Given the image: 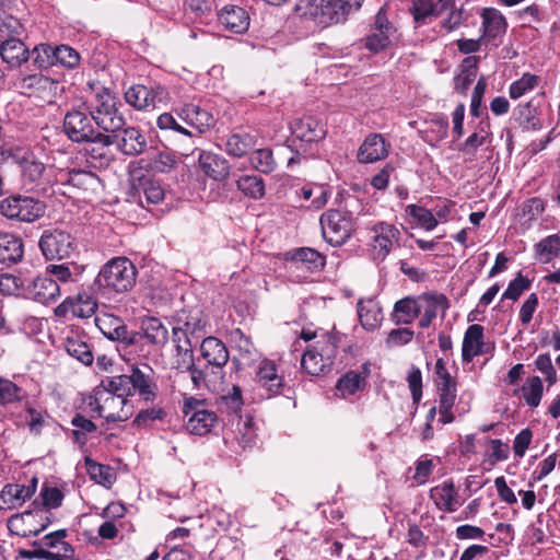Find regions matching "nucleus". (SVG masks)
<instances>
[{
  "label": "nucleus",
  "instance_id": "nucleus-20",
  "mask_svg": "<svg viewBox=\"0 0 560 560\" xmlns=\"http://www.w3.org/2000/svg\"><path fill=\"white\" fill-rule=\"evenodd\" d=\"M37 478L30 485L8 483L0 491V510H14L21 508L26 500L36 492Z\"/></svg>",
  "mask_w": 560,
  "mask_h": 560
},
{
  "label": "nucleus",
  "instance_id": "nucleus-47",
  "mask_svg": "<svg viewBox=\"0 0 560 560\" xmlns=\"http://www.w3.org/2000/svg\"><path fill=\"white\" fill-rule=\"evenodd\" d=\"M65 348L67 352L79 362L90 365L93 362V354L90 346L79 336H71L66 339Z\"/></svg>",
  "mask_w": 560,
  "mask_h": 560
},
{
  "label": "nucleus",
  "instance_id": "nucleus-14",
  "mask_svg": "<svg viewBox=\"0 0 560 560\" xmlns=\"http://www.w3.org/2000/svg\"><path fill=\"white\" fill-rule=\"evenodd\" d=\"M254 382L258 388L265 390L268 398L280 395L284 387L283 375L280 374L276 362L269 359L258 363Z\"/></svg>",
  "mask_w": 560,
  "mask_h": 560
},
{
  "label": "nucleus",
  "instance_id": "nucleus-52",
  "mask_svg": "<svg viewBox=\"0 0 560 560\" xmlns=\"http://www.w3.org/2000/svg\"><path fill=\"white\" fill-rule=\"evenodd\" d=\"M30 58L38 69H48L55 66L54 46L47 43L36 45L30 50Z\"/></svg>",
  "mask_w": 560,
  "mask_h": 560
},
{
  "label": "nucleus",
  "instance_id": "nucleus-33",
  "mask_svg": "<svg viewBox=\"0 0 560 560\" xmlns=\"http://www.w3.org/2000/svg\"><path fill=\"white\" fill-rule=\"evenodd\" d=\"M0 56L10 69L19 68L30 59V49L18 37L3 39L0 45Z\"/></svg>",
  "mask_w": 560,
  "mask_h": 560
},
{
  "label": "nucleus",
  "instance_id": "nucleus-51",
  "mask_svg": "<svg viewBox=\"0 0 560 560\" xmlns=\"http://www.w3.org/2000/svg\"><path fill=\"white\" fill-rule=\"evenodd\" d=\"M138 186L133 185L137 190H142L148 203L156 205L164 198V190L161 185L145 176L138 177Z\"/></svg>",
  "mask_w": 560,
  "mask_h": 560
},
{
  "label": "nucleus",
  "instance_id": "nucleus-12",
  "mask_svg": "<svg viewBox=\"0 0 560 560\" xmlns=\"http://www.w3.org/2000/svg\"><path fill=\"white\" fill-rule=\"evenodd\" d=\"M90 291H92L90 289ZM93 292L79 291L73 296L66 298L55 310L57 317L67 318L69 315L75 318H90L95 315L98 304Z\"/></svg>",
  "mask_w": 560,
  "mask_h": 560
},
{
  "label": "nucleus",
  "instance_id": "nucleus-7",
  "mask_svg": "<svg viewBox=\"0 0 560 560\" xmlns=\"http://www.w3.org/2000/svg\"><path fill=\"white\" fill-rule=\"evenodd\" d=\"M337 342V337L334 335L323 336L305 350L301 359V365L305 372L318 376L329 371L336 355Z\"/></svg>",
  "mask_w": 560,
  "mask_h": 560
},
{
  "label": "nucleus",
  "instance_id": "nucleus-41",
  "mask_svg": "<svg viewBox=\"0 0 560 560\" xmlns=\"http://www.w3.org/2000/svg\"><path fill=\"white\" fill-rule=\"evenodd\" d=\"M237 189L246 197L259 200L266 194L265 180L258 175H242L236 180Z\"/></svg>",
  "mask_w": 560,
  "mask_h": 560
},
{
  "label": "nucleus",
  "instance_id": "nucleus-10",
  "mask_svg": "<svg viewBox=\"0 0 560 560\" xmlns=\"http://www.w3.org/2000/svg\"><path fill=\"white\" fill-rule=\"evenodd\" d=\"M62 131L73 143H83L98 131L90 110L83 104L67 110L62 120Z\"/></svg>",
  "mask_w": 560,
  "mask_h": 560
},
{
  "label": "nucleus",
  "instance_id": "nucleus-3",
  "mask_svg": "<svg viewBox=\"0 0 560 560\" xmlns=\"http://www.w3.org/2000/svg\"><path fill=\"white\" fill-rule=\"evenodd\" d=\"M21 178L24 186L43 196L59 194L70 196L60 187L55 189L59 182V170L54 165L43 163L33 152H25L19 160Z\"/></svg>",
  "mask_w": 560,
  "mask_h": 560
},
{
  "label": "nucleus",
  "instance_id": "nucleus-48",
  "mask_svg": "<svg viewBox=\"0 0 560 560\" xmlns=\"http://www.w3.org/2000/svg\"><path fill=\"white\" fill-rule=\"evenodd\" d=\"M85 467L90 478L95 482L106 488H110L112 485L114 483L115 474L113 472V469L109 466L98 464L93 459L86 457Z\"/></svg>",
  "mask_w": 560,
  "mask_h": 560
},
{
  "label": "nucleus",
  "instance_id": "nucleus-54",
  "mask_svg": "<svg viewBox=\"0 0 560 560\" xmlns=\"http://www.w3.org/2000/svg\"><path fill=\"white\" fill-rule=\"evenodd\" d=\"M25 398V392L8 378L0 377V405L7 406L20 402Z\"/></svg>",
  "mask_w": 560,
  "mask_h": 560
},
{
  "label": "nucleus",
  "instance_id": "nucleus-24",
  "mask_svg": "<svg viewBox=\"0 0 560 560\" xmlns=\"http://www.w3.org/2000/svg\"><path fill=\"white\" fill-rule=\"evenodd\" d=\"M84 143L85 152L92 161L101 165L108 164L112 160L110 147L115 143V133L98 130Z\"/></svg>",
  "mask_w": 560,
  "mask_h": 560
},
{
  "label": "nucleus",
  "instance_id": "nucleus-60",
  "mask_svg": "<svg viewBox=\"0 0 560 560\" xmlns=\"http://www.w3.org/2000/svg\"><path fill=\"white\" fill-rule=\"evenodd\" d=\"M46 271L54 276L56 281L66 283L73 281V272L81 273L83 271V267L78 266L75 262L50 264L46 267Z\"/></svg>",
  "mask_w": 560,
  "mask_h": 560
},
{
  "label": "nucleus",
  "instance_id": "nucleus-15",
  "mask_svg": "<svg viewBox=\"0 0 560 560\" xmlns=\"http://www.w3.org/2000/svg\"><path fill=\"white\" fill-rule=\"evenodd\" d=\"M175 113L179 119L197 131L196 137H200L215 126L212 113L194 103H184L175 109Z\"/></svg>",
  "mask_w": 560,
  "mask_h": 560
},
{
  "label": "nucleus",
  "instance_id": "nucleus-34",
  "mask_svg": "<svg viewBox=\"0 0 560 560\" xmlns=\"http://www.w3.org/2000/svg\"><path fill=\"white\" fill-rule=\"evenodd\" d=\"M435 506L444 512H455L459 506L458 493L452 480H446L430 490Z\"/></svg>",
  "mask_w": 560,
  "mask_h": 560
},
{
  "label": "nucleus",
  "instance_id": "nucleus-6",
  "mask_svg": "<svg viewBox=\"0 0 560 560\" xmlns=\"http://www.w3.org/2000/svg\"><path fill=\"white\" fill-rule=\"evenodd\" d=\"M182 412L185 429L194 435L208 434L218 421L215 412L209 409L207 400L192 396L184 397Z\"/></svg>",
  "mask_w": 560,
  "mask_h": 560
},
{
  "label": "nucleus",
  "instance_id": "nucleus-37",
  "mask_svg": "<svg viewBox=\"0 0 560 560\" xmlns=\"http://www.w3.org/2000/svg\"><path fill=\"white\" fill-rule=\"evenodd\" d=\"M480 15L482 18V38L490 42L505 33L508 22L499 10L494 8H485Z\"/></svg>",
  "mask_w": 560,
  "mask_h": 560
},
{
  "label": "nucleus",
  "instance_id": "nucleus-59",
  "mask_svg": "<svg viewBox=\"0 0 560 560\" xmlns=\"http://www.w3.org/2000/svg\"><path fill=\"white\" fill-rule=\"evenodd\" d=\"M542 390L544 386L541 380L538 376H534L522 387V395L529 407L536 408L540 404Z\"/></svg>",
  "mask_w": 560,
  "mask_h": 560
},
{
  "label": "nucleus",
  "instance_id": "nucleus-29",
  "mask_svg": "<svg viewBox=\"0 0 560 560\" xmlns=\"http://www.w3.org/2000/svg\"><path fill=\"white\" fill-rule=\"evenodd\" d=\"M453 0H412L410 13L417 24L424 25L430 16H441L452 7Z\"/></svg>",
  "mask_w": 560,
  "mask_h": 560
},
{
  "label": "nucleus",
  "instance_id": "nucleus-35",
  "mask_svg": "<svg viewBox=\"0 0 560 560\" xmlns=\"http://www.w3.org/2000/svg\"><path fill=\"white\" fill-rule=\"evenodd\" d=\"M483 337V327L481 325L474 324L467 328L462 346L463 361L470 362L475 357L487 352Z\"/></svg>",
  "mask_w": 560,
  "mask_h": 560
},
{
  "label": "nucleus",
  "instance_id": "nucleus-42",
  "mask_svg": "<svg viewBox=\"0 0 560 560\" xmlns=\"http://www.w3.org/2000/svg\"><path fill=\"white\" fill-rule=\"evenodd\" d=\"M358 315L361 325L366 330H374L381 325L383 319L381 308L372 300H369L366 303L362 301L358 303Z\"/></svg>",
  "mask_w": 560,
  "mask_h": 560
},
{
  "label": "nucleus",
  "instance_id": "nucleus-32",
  "mask_svg": "<svg viewBox=\"0 0 560 560\" xmlns=\"http://www.w3.org/2000/svg\"><path fill=\"white\" fill-rule=\"evenodd\" d=\"M60 293L58 282L52 278L44 276L35 278L27 291L31 299L42 304L56 301L60 296Z\"/></svg>",
  "mask_w": 560,
  "mask_h": 560
},
{
  "label": "nucleus",
  "instance_id": "nucleus-25",
  "mask_svg": "<svg viewBox=\"0 0 560 560\" xmlns=\"http://www.w3.org/2000/svg\"><path fill=\"white\" fill-rule=\"evenodd\" d=\"M389 144L381 133H370L360 145L357 159L360 163H374L388 155Z\"/></svg>",
  "mask_w": 560,
  "mask_h": 560
},
{
  "label": "nucleus",
  "instance_id": "nucleus-23",
  "mask_svg": "<svg viewBox=\"0 0 560 560\" xmlns=\"http://www.w3.org/2000/svg\"><path fill=\"white\" fill-rule=\"evenodd\" d=\"M512 120L524 132L538 131L542 128L539 106L535 100L518 104L513 110Z\"/></svg>",
  "mask_w": 560,
  "mask_h": 560
},
{
  "label": "nucleus",
  "instance_id": "nucleus-31",
  "mask_svg": "<svg viewBox=\"0 0 560 560\" xmlns=\"http://www.w3.org/2000/svg\"><path fill=\"white\" fill-rule=\"evenodd\" d=\"M418 307L420 316L419 326L428 328L436 317L438 312L447 307V300L443 294H422L418 296Z\"/></svg>",
  "mask_w": 560,
  "mask_h": 560
},
{
  "label": "nucleus",
  "instance_id": "nucleus-9",
  "mask_svg": "<svg viewBox=\"0 0 560 560\" xmlns=\"http://www.w3.org/2000/svg\"><path fill=\"white\" fill-rule=\"evenodd\" d=\"M124 97L128 105L140 112L153 110L161 104H167L171 98L168 90L159 83L132 84L126 90Z\"/></svg>",
  "mask_w": 560,
  "mask_h": 560
},
{
  "label": "nucleus",
  "instance_id": "nucleus-11",
  "mask_svg": "<svg viewBox=\"0 0 560 560\" xmlns=\"http://www.w3.org/2000/svg\"><path fill=\"white\" fill-rule=\"evenodd\" d=\"M323 237L328 245H343L353 230L348 212L330 209L320 215Z\"/></svg>",
  "mask_w": 560,
  "mask_h": 560
},
{
  "label": "nucleus",
  "instance_id": "nucleus-21",
  "mask_svg": "<svg viewBox=\"0 0 560 560\" xmlns=\"http://www.w3.org/2000/svg\"><path fill=\"white\" fill-rule=\"evenodd\" d=\"M115 133L117 149L125 155L135 156L144 152L147 139L141 130L135 126H124Z\"/></svg>",
  "mask_w": 560,
  "mask_h": 560
},
{
  "label": "nucleus",
  "instance_id": "nucleus-46",
  "mask_svg": "<svg viewBox=\"0 0 560 560\" xmlns=\"http://www.w3.org/2000/svg\"><path fill=\"white\" fill-rule=\"evenodd\" d=\"M141 167L150 170L155 173H166L175 167L177 159L173 152L162 151L156 153L149 160H140Z\"/></svg>",
  "mask_w": 560,
  "mask_h": 560
},
{
  "label": "nucleus",
  "instance_id": "nucleus-63",
  "mask_svg": "<svg viewBox=\"0 0 560 560\" xmlns=\"http://www.w3.org/2000/svg\"><path fill=\"white\" fill-rule=\"evenodd\" d=\"M156 126L161 130H172L189 138H195L196 135L189 129L183 127L174 117L172 113H163L156 119Z\"/></svg>",
  "mask_w": 560,
  "mask_h": 560
},
{
  "label": "nucleus",
  "instance_id": "nucleus-16",
  "mask_svg": "<svg viewBox=\"0 0 560 560\" xmlns=\"http://www.w3.org/2000/svg\"><path fill=\"white\" fill-rule=\"evenodd\" d=\"M395 32L394 25L389 22L387 12L382 7L375 15L371 34L365 37V47L372 52H378L390 44L389 36Z\"/></svg>",
  "mask_w": 560,
  "mask_h": 560
},
{
  "label": "nucleus",
  "instance_id": "nucleus-18",
  "mask_svg": "<svg viewBox=\"0 0 560 560\" xmlns=\"http://www.w3.org/2000/svg\"><path fill=\"white\" fill-rule=\"evenodd\" d=\"M290 129L296 139L307 143H317L324 140L327 135L325 124L320 119L310 115L292 120Z\"/></svg>",
  "mask_w": 560,
  "mask_h": 560
},
{
  "label": "nucleus",
  "instance_id": "nucleus-2",
  "mask_svg": "<svg viewBox=\"0 0 560 560\" xmlns=\"http://www.w3.org/2000/svg\"><path fill=\"white\" fill-rule=\"evenodd\" d=\"M135 283V266L129 259L117 257L102 267L91 285V290L101 298L112 300L130 291Z\"/></svg>",
  "mask_w": 560,
  "mask_h": 560
},
{
  "label": "nucleus",
  "instance_id": "nucleus-58",
  "mask_svg": "<svg viewBox=\"0 0 560 560\" xmlns=\"http://www.w3.org/2000/svg\"><path fill=\"white\" fill-rule=\"evenodd\" d=\"M373 240L378 245H393L398 243L400 231L393 224L381 222L373 228Z\"/></svg>",
  "mask_w": 560,
  "mask_h": 560
},
{
  "label": "nucleus",
  "instance_id": "nucleus-19",
  "mask_svg": "<svg viewBox=\"0 0 560 560\" xmlns=\"http://www.w3.org/2000/svg\"><path fill=\"white\" fill-rule=\"evenodd\" d=\"M62 186H71L90 196L101 187V178L91 171L85 170H59V182Z\"/></svg>",
  "mask_w": 560,
  "mask_h": 560
},
{
  "label": "nucleus",
  "instance_id": "nucleus-17",
  "mask_svg": "<svg viewBox=\"0 0 560 560\" xmlns=\"http://www.w3.org/2000/svg\"><path fill=\"white\" fill-rule=\"evenodd\" d=\"M95 325L109 340L136 343L138 342V337H140L138 334H130L124 320L110 313L98 314L95 317Z\"/></svg>",
  "mask_w": 560,
  "mask_h": 560
},
{
  "label": "nucleus",
  "instance_id": "nucleus-26",
  "mask_svg": "<svg viewBox=\"0 0 560 560\" xmlns=\"http://www.w3.org/2000/svg\"><path fill=\"white\" fill-rule=\"evenodd\" d=\"M200 353L208 365L220 372L226 365L230 358L225 343L217 337L205 338L200 345Z\"/></svg>",
  "mask_w": 560,
  "mask_h": 560
},
{
  "label": "nucleus",
  "instance_id": "nucleus-4",
  "mask_svg": "<svg viewBox=\"0 0 560 560\" xmlns=\"http://www.w3.org/2000/svg\"><path fill=\"white\" fill-rule=\"evenodd\" d=\"M110 377L102 380L94 389V396L90 406L106 421H126L133 415V405L128 399L129 395L108 386Z\"/></svg>",
  "mask_w": 560,
  "mask_h": 560
},
{
  "label": "nucleus",
  "instance_id": "nucleus-5",
  "mask_svg": "<svg viewBox=\"0 0 560 560\" xmlns=\"http://www.w3.org/2000/svg\"><path fill=\"white\" fill-rule=\"evenodd\" d=\"M108 386L115 389L118 388V390L127 393L129 396L138 393L144 401H153L158 392L154 372L148 364H133L130 374L110 377Z\"/></svg>",
  "mask_w": 560,
  "mask_h": 560
},
{
  "label": "nucleus",
  "instance_id": "nucleus-57",
  "mask_svg": "<svg viewBox=\"0 0 560 560\" xmlns=\"http://www.w3.org/2000/svg\"><path fill=\"white\" fill-rule=\"evenodd\" d=\"M446 12L447 16L440 23L441 28L446 33H452L458 30L468 18L463 7H456L455 0H453L452 7L447 8Z\"/></svg>",
  "mask_w": 560,
  "mask_h": 560
},
{
  "label": "nucleus",
  "instance_id": "nucleus-36",
  "mask_svg": "<svg viewBox=\"0 0 560 560\" xmlns=\"http://www.w3.org/2000/svg\"><path fill=\"white\" fill-rule=\"evenodd\" d=\"M285 258L294 262L298 268H306L311 271L319 270L325 266V256L314 247H298L288 252Z\"/></svg>",
  "mask_w": 560,
  "mask_h": 560
},
{
  "label": "nucleus",
  "instance_id": "nucleus-30",
  "mask_svg": "<svg viewBox=\"0 0 560 560\" xmlns=\"http://www.w3.org/2000/svg\"><path fill=\"white\" fill-rule=\"evenodd\" d=\"M198 162L203 174L213 180L222 182L226 179L230 174L229 162L219 154L201 151Z\"/></svg>",
  "mask_w": 560,
  "mask_h": 560
},
{
  "label": "nucleus",
  "instance_id": "nucleus-62",
  "mask_svg": "<svg viewBox=\"0 0 560 560\" xmlns=\"http://www.w3.org/2000/svg\"><path fill=\"white\" fill-rule=\"evenodd\" d=\"M39 556H42L43 560H72L74 549L69 542H59L58 546L50 550L40 548Z\"/></svg>",
  "mask_w": 560,
  "mask_h": 560
},
{
  "label": "nucleus",
  "instance_id": "nucleus-61",
  "mask_svg": "<svg viewBox=\"0 0 560 560\" xmlns=\"http://www.w3.org/2000/svg\"><path fill=\"white\" fill-rule=\"evenodd\" d=\"M24 33L23 24L12 15H0V42L18 38Z\"/></svg>",
  "mask_w": 560,
  "mask_h": 560
},
{
  "label": "nucleus",
  "instance_id": "nucleus-22",
  "mask_svg": "<svg viewBox=\"0 0 560 560\" xmlns=\"http://www.w3.org/2000/svg\"><path fill=\"white\" fill-rule=\"evenodd\" d=\"M219 23L229 32L245 33L250 24L247 10L236 4H225L218 12Z\"/></svg>",
  "mask_w": 560,
  "mask_h": 560
},
{
  "label": "nucleus",
  "instance_id": "nucleus-43",
  "mask_svg": "<svg viewBox=\"0 0 560 560\" xmlns=\"http://www.w3.org/2000/svg\"><path fill=\"white\" fill-rule=\"evenodd\" d=\"M419 316L418 298H404L395 303L396 324H411Z\"/></svg>",
  "mask_w": 560,
  "mask_h": 560
},
{
  "label": "nucleus",
  "instance_id": "nucleus-45",
  "mask_svg": "<svg viewBox=\"0 0 560 560\" xmlns=\"http://www.w3.org/2000/svg\"><path fill=\"white\" fill-rule=\"evenodd\" d=\"M365 386V375L357 371H349L342 375L336 385L337 392L341 397L354 395Z\"/></svg>",
  "mask_w": 560,
  "mask_h": 560
},
{
  "label": "nucleus",
  "instance_id": "nucleus-13",
  "mask_svg": "<svg viewBox=\"0 0 560 560\" xmlns=\"http://www.w3.org/2000/svg\"><path fill=\"white\" fill-rule=\"evenodd\" d=\"M363 0H319L317 12L307 14L312 19H320V23L332 24L345 22L352 10H358Z\"/></svg>",
  "mask_w": 560,
  "mask_h": 560
},
{
  "label": "nucleus",
  "instance_id": "nucleus-40",
  "mask_svg": "<svg viewBox=\"0 0 560 560\" xmlns=\"http://www.w3.org/2000/svg\"><path fill=\"white\" fill-rule=\"evenodd\" d=\"M439 392V413L440 421L447 424L454 421L452 408L457 397V384L436 386Z\"/></svg>",
  "mask_w": 560,
  "mask_h": 560
},
{
  "label": "nucleus",
  "instance_id": "nucleus-39",
  "mask_svg": "<svg viewBox=\"0 0 560 560\" xmlns=\"http://www.w3.org/2000/svg\"><path fill=\"white\" fill-rule=\"evenodd\" d=\"M141 334L137 332L140 336L138 337V341L145 338L148 342L152 345L163 346L168 339L167 328L155 317L144 318L141 323Z\"/></svg>",
  "mask_w": 560,
  "mask_h": 560
},
{
  "label": "nucleus",
  "instance_id": "nucleus-8",
  "mask_svg": "<svg viewBox=\"0 0 560 560\" xmlns=\"http://www.w3.org/2000/svg\"><path fill=\"white\" fill-rule=\"evenodd\" d=\"M46 205L31 196L11 195L0 201V213L9 220L34 222L45 214Z\"/></svg>",
  "mask_w": 560,
  "mask_h": 560
},
{
  "label": "nucleus",
  "instance_id": "nucleus-28",
  "mask_svg": "<svg viewBox=\"0 0 560 560\" xmlns=\"http://www.w3.org/2000/svg\"><path fill=\"white\" fill-rule=\"evenodd\" d=\"M58 81L42 73H33L22 77L18 82L21 93L27 96L43 97L57 89Z\"/></svg>",
  "mask_w": 560,
  "mask_h": 560
},
{
  "label": "nucleus",
  "instance_id": "nucleus-1",
  "mask_svg": "<svg viewBox=\"0 0 560 560\" xmlns=\"http://www.w3.org/2000/svg\"><path fill=\"white\" fill-rule=\"evenodd\" d=\"M89 85L91 97L83 105L91 112L95 126L100 131L118 132L126 125L118 97L110 89L100 83Z\"/></svg>",
  "mask_w": 560,
  "mask_h": 560
},
{
  "label": "nucleus",
  "instance_id": "nucleus-44",
  "mask_svg": "<svg viewBox=\"0 0 560 560\" xmlns=\"http://www.w3.org/2000/svg\"><path fill=\"white\" fill-rule=\"evenodd\" d=\"M547 202L540 197H530L525 199L517 207V217L523 220V224L536 221L546 210Z\"/></svg>",
  "mask_w": 560,
  "mask_h": 560
},
{
  "label": "nucleus",
  "instance_id": "nucleus-27",
  "mask_svg": "<svg viewBox=\"0 0 560 560\" xmlns=\"http://www.w3.org/2000/svg\"><path fill=\"white\" fill-rule=\"evenodd\" d=\"M37 517L38 514L31 511L14 514L8 520V529L20 537L37 536L46 528V524L36 526Z\"/></svg>",
  "mask_w": 560,
  "mask_h": 560
},
{
  "label": "nucleus",
  "instance_id": "nucleus-56",
  "mask_svg": "<svg viewBox=\"0 0 560 560\" xmlns=\"http://www.w3.org/2000/svg\"><path fill=\"white\" fill-rule=\"evenodd\" d=\"M55 66L60 65L68 69H74L80 65V54L68 45H58L54 47Z\"/></svg>",
  "mask_w": 560,
  "mask_h": 560
},
{
  "label": "nucleus",
  "instance_id": "nucleus-55",
  "mask_svg": "<svg viewBox=\"0 0 560 560\" xmlns=\"http://www.w3.org/2000/svg\"><path fill=\"white\" fill-rule=\"evenodd\" d=\"M406 213L412 218L418 225L425 230H433L438 224L436 217L422 206L408 205L406 207Z\"/></svg>",
  "mask_w": 560,
  "mask_h": 560
},
{
  "label": "nucleus",
  "instance_id": "nucleus-38",
  "mask_svg": "<svg viewBox=\"0 0 560 560\" xmlns=\"http://www.w3.org/2000/svg\"><path fill=\"white\" fill-rule=\"evenodd\" d=\"M256 144L255 137L245 131L230 133L224 142V150L230 156L243 158Z\"/></svg>",
  "mask_w": 560,
  "mask_h": 560
},
{
  "label": "nucleus",
  "instance_id": "nucleus-64",
  "mask_svg": "<svg viewBox=\"0 0 560 560\" xmlns=\"http://www.w3.org/2000/svg\"><path fill=\"white\" fill-rule=\"evenodd\" d=\"M38 245H71L70 234L60 229H47L43 232Z\"/></svg>",
  "mask_w": 560,
  "mask_h": 560
},
{
  "label": "nucleus",
  "instance_id": "nucleus-53",
  "mask_svg": "<svg viewBox=\"0 0 560 560\" xmlns=\"http://www.w3.org/2000/svg\"><path fill=\"white\" fill-rule=\"evenodd\" d=\"M540 78L536 74L525 72L523 75L511 83L509 88V95L512 100H517L534 90L538 83Z\"/></svg>",
  "mask_w": 560,
  "mask_h": 560
},
{
  "label": "nucleus",
  "instance_id": "nucleus-50",
  "mask_svg": "<svg viewBox=\"0 0 560 560\" xmlns=\"http://www.w3.org/2000/svg\"><path fill=\"white\" fill-rule=\"evenodd\" d=\"M249 162L255 170L264 174H270L277 166L273 153L268 148L255 150L249 156Z\"/></svg>",
  "mask_w": 560,
  "mask_h": 560
},
{
  "label": "nucleus",
  "instance_id": "nucleus-49",
  "mask_svg": "<svg viewBox=\"0 0 560 560\" xmlns=\"http://www.w3.org/2000/svg\"><path fill=\"white\" fill-rule=\"evenodd\" d=\"M177 350L182 354V361L177 363V369L188 371L194 385L199 387L206 378L203 372L195 366L192 350L189 348L183 349L179 345H177Z\"/></svg>",
  "mask_w": 560,
  "mask_h": 560
}]
</instances>
